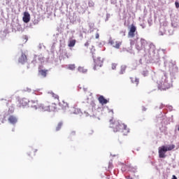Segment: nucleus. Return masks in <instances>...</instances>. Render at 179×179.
Instances as JSON below:
<instances>
[{"mask_svg":"<svg viewBox=\"0 0 179 179\" xmlns=\"http://www.w3.org/2000/svg\"><path fill=\"white\" fill-rule=\"evenodd\" d=\"M25 41H27V36H24Z\"/></svg>","mask_w":179,"mask_h":179,"instance_id":"obj_30","label":"nucleus"},{"mask_svg":"<svg viewBox=\"0 0 179 179\" xmlns=\"http://www.w3.org/2000/svg\"><path fill=\"white\" fill-rule=\"evenodd\" d=\"M121 42H115V45H114L115 48H120L121 47Z\"/></svg>","mask_w":179,"mask_h":179,"instance_id":"obj_22","label":"nucleus"},{"mask_svg":"<svg viewBox=\"0 0 179 179\" xmlns=\"http://www.w3.org/2000/svg\"><path fill=\"white\" fill-rule=\"evenodd\" d=\"M8 122L13 125H15L17 122V118L15 115H10L8 117Z\"/></svg>","mask_w":179,"mask_h":179,"instance_id":"obj_12","label":"nucleus"},{"mask_svg":"<svg viewBox=\"0 0 179 179\" xmlns=\"http://www.w3.org/2000/svg\"><path fill=\"white\" fill-rule=\"evenodd\" d=\"M135 33H136V27L132 24L130 26V29L128 32V36L134 38V37H135Z\"/></svg>","mask_w":179,"mask_h":179,"instance_id":"obj_7","label":"nucleus"},{"mask_svg":"<svg viewBox=\"0 0 179 179\" xmlns=\"http://www.w3.org/2000/svg\"><path fill=\"white\" fill-rule=\"evenodd\" d=\"M78 69L81 73H86L87 72V69H84L83 67L80 66Z\"/></svg>","mask_w":179,"mask_h":179,"instance_id":"obj_21","label":"nucleus"},{"mask_svg":"<svg viewBox=\"0 0 179 179\" xmlns=\"http://www.w3.org/2000/svg\"><path fill=\"white\" fill-rule=\"evenodd\" d=\"M99 37H100V35L99 34V33H96L95 35V38H99Z\"/></svg>","mask_w":179,"mask_h":179,"instance_id":"obj_27","label":"nucleus"},{"mask_svg":"<svg viewBox=\"0 0 179 179\" xmlns=\"http://www.w3.org/2000/svg\"><path fill=\"white\" fill-rule=\"evenodd\" d=\"M49 94H50V96H52V97H53V99H55V100H58L59 99V96L57 94H55L54 92H49Z\"/></svg>","mask_w":179,"mask_h":179,"instance_id":"obj_20","label":"nucleus"},{"mask_svg":"<svg viewBox=\"0 0 179 179\" xmlns=\"http://www.w3.org/2000/svg\"><path fill=\"white\" fill-rule=\"evenodd\" d=\"M68 68H69V69H70L71 71H74L76 66H75V64H69Z\"/></svg>","mask_w":179,"mask_h":179,"instance_id":"obj_23","label":"nucleus"},{"mask_svg":"<svg viewBox=\"0 0 179 179\" xmlns=\"http://www.w3.org/2000/svg\"><path fill=\"white\" fill-rule=\"evenodd\" d=\"M110 122H113V120H110Z\"/></svg>","mask_w":179,"mask_h":179,"instance_id":"obj_36","label":"nucleus"},{"mask_svg":"<svg viewBox=\"0 0 179 179\" xmlns=\"http://www.w3.org/2000/svg\"><path fill=\"white\" fill-rule=\"evenodd\" d=\"M76 136V131H72L70 132V136Z\"/></svg>","mask_w":179,"mask_h":179,"instance_id":"obj_25","label":"nucleus"},{"mask_svg":"<svg viewBox=\"0 0 179 179\" xmlns=\"http://www.w3.org/2000/svg\"><path fill=\"white\" fill-rule=\"evenodd\" d=\"M176 8H179V3L178 1L175 2Z\"/></svg>","mask_w":179,"mask_h":179,"instance_id":"obj_26","label":"nucleus"},{"mask_svg":"<svg viewBox=\"0 0 179 179\" xmlns=\"http://www.w3.org/2000/svg\"><path fill=\"white\" fill-rule=\"evenodd\" d=\"M89 45H90L89 42H86V43H85V47H89Z\"/></svg>","mask_w":179,"mask_h":179,"instance_id":"obj_28","label":"nucleus"},{"mask_svg":"<svg viewBox=\"0 0 179 179\" xmlns=\"http://www.w3.org/2000/svg\"><path fill=\"white\" fill-rule=\"evenodd\" d=\"M98 100H99L100 104H102V105L107 104V103H108V101L107 99H106L103 95H101L98 98Z\"/></svg>","mask_w":179,"mask_h":179,"instance_id":"obj_13","label":"nucleus"},{"mask_svg":"<svg viewBox=\"0 0 179 179\" xmlns=\"http://www.w3.org/2000/svg\"><path fill=\"white\" fill-rule=\"evenodd\" d=\"M141 26H142L143 29H145V26H143V25H141Z\"/></svg>","mask_w":179,"mask_h":179,"instance_id":"obj_33","label":"nucleus"},{"mask_svg":"<svg viewBox=\"0 0 179 179\" xmlns=\"http://www.w3.org/2000/svg\"><path fill=\"white\" fill-rule=\"evenodd\" d=\"M59 106L61 107L62 110H64V111H66L67 110L69 111L70 114H79V109L75 107L69 108V104L65 101L59 102Z\"/></svg>","mask_w":179,"mask_h":179,"instance_id":"obj_2","label":"nucleus"},{"mask_svg":"<svg viewBox=\"0 0 179 179\" xmlns=\"http://www.w3.org/2000/svg\"><path fill=\"white\" fill-rule=\"evenodd\" d=\"M76 44V40L75 39H71L69 41L68 45L69 47H75V45Z\"/></svg>","mask_w":179,"mask_h":179,"instance_id":"obj_17","label":"nucleus"},{"mask_svg":"<svg viewBox=\"0 0 179 179\" xmlns=\"http://www.w3.org/2000/svg\"><path fill=\"white\" fill-rule=\"evenodd\" d=\"M147 43L148 42L146 41V40H145L143 38H141V45L139 46V45H136L137 50H138L139 51H141V50H143V48H145V45H146Z\"/></svg>","mask_w":179,"mask_h":179,"instance_id":"obj_9","label":"nucleus"},{"mask_svg":"<svg viewBox=\"0 0 179 179\" xmlns=\"http://www.w3.org/2000/svg\"><path fill=\"white\" fill-rule=\"evenodd\" d=\"M172 179H177V177L173 175Z\"/></svg>","mask_w":179,"mask_h":179,"instance_id":"obj_29","label":"nucleus"},{"mask_svg":"<svg viewBox=\"0 0 179 179\" xmlns=\"http://www.w3.org/2000/svg\"><path fill=\"white\" fill-rule=\"evenodd\" d=\"M92 6H94V3H92Z\"/></svg>","mask_w":179,"mask_h":179,"instance_id":"obj_32","label":"nucleus"},{"mask_svg":"<svg viewBox=\"0 0 179 179\" xmlns=\"http://www.w3.org/2000/svg\"><path fill=\"white\" fill-rule=\"evenodd\" d=\"M47 72H48V70H38V75H41L43 78H46Z\"/></svg>","mask_w":179,"mask_h":179,"instance_id":"obj_14","label":"nucleus"},{"mask_svg":"<svg viewBox=\"0 0 179 179\" xmlns=\"http://www.w3.org/2000/svg\"><path fill=\"white\" fill-rule=\"evenodd\" d=\"M125 71H127V66L123 64L120 66V71L119 73L120 75H124V73H125Z\"/></svg>","mask_w":179,"mask_h":179,"instance_id":"obj_15","label":"nucleus"},{"mask_svg":"<svg viewBox=\"0 0 179 179\" xmlns=\"http://www.w3.org/2000/svg\"><path fill=\"white\" fill-rule=\"evenodd\" d=\"M176 148V145L172 144L169 145H162L158 148L159 157L164 159L166 157V152L173 150Z\"/></svg>","mask_w":179,"mask_h":179,"instance_id":"obj_1","label":"nucleus"},{"mask_svg":"<svg viewBox=\"0 0 179 179\" xmlns=\"http://www.w3.org/2000/svg\"><path fill=\"white\" fill-rule=\"evenodd\" d=\"M94 71H97L99 68H101L103 66V60L101 59V57H98L94 60Z\"/></svg>","mask_w":179,"mask_h":179,"instance_id":"obj_6","label":"nucleus"},{"mask_svg":"<svg viewBox=\"0 0 179 179\" xmlns=\"http://www.w3.org/2000/svg\"><path fill=\"white\" fill-rule=\"evenodd\" d=\"M117 63H113V64H111V68H112V69H117Z\"/></svg>","mask_w":179,"mask_h":179,"instance_id":"obj_24","label":"nucleus"},{"mask_svg":"<svg viewBox=\"0 0 179 179\" xmlns=\"http://www.w3.org/2000/svg\"><path fill=\"white\" fill-rule=\"evenodd\" d=\"M89 6H90V3H89Z\"/></svg>","mask_w":179,"mask_h":179,"instance_id":"obj_35","label":"nucleus"},{"mask_svg":"<svg viewBox=\"0 0 179 179\" xmlns=\"http://www.w3.org/2000/svg\"><path fill=\"white\" fill-rule=\"evenodd\" d=\"M131 83H135L136 86L139 85V78H130Z\"/></svg>","mask_w":179,"mask_h":179,"instance_id":"obj_18","label":"nucleus"},{"mask_svg":"<svg viewBox=\"0 0 179 179\" xmlns=\"http://www.w3.org/2000/svg\"><path fill=\"white\" fill-rule=\"evenodd\" d=\"M178 130L179 131V126H178Z\"/></svg>","mask_w":179,"mask_h":179,"instance_id":"obj_34","label":"nucleus"},{"mask_svg":"<svg viewBox=\"0 0 179 179\" xmlns=\"http://www.w3.org/2000/svg\"><path fill=\"white\" fill-rule=\"evenodd\" d=\"M120 132H122V135L127 136V135L129 134V129L128 128V126H127V124H124L122 129L120 130Z\"/></svg>","mask_w":179,"mask_h":179,"instance_id":"obj_10","label":"nucleus"},{"mask_svg":"<svg viewBox=\"0 0 179 179\" xmlns=\"http://www.w3.org/2000/svg\"><path fill=\"white\" fill-rule=\"evenodd\" d=\"M29 99L26 98L20 99L17 101V107H18V108H24L29 106Z\"/></svg>","mask_w":179,"mask_h":179,"instance_id":"obj_5","label":"nucleus"},{"mask_svg":"<svg viewBox=\"0 0 179 179\" xmlns=\"http://www.w3.org/2000/svg\"><path fill=\"white\" fill-rule=\"evenodd\" d=\"M37 152L36 149H31L29 152H28V156H31V155H33V156H36V152Z\"/></svg>","mask_w":179,"mask_h":179,"instance_id":"obj_19","label":"nucleus"},{"mask_svg":"<svg viewBox=\"0 0 179 179\" xmlns=\"http://www.w3.org/2000/svg\"><path fill=\"white\" fill-rule=\"evenodd\" d=\"M18 62L20 64H26L27 62V56L24 53H22L21 56L19 57Z\"/></svg>","mask_w":179,"mask_h":179,"instance_id":"obj_8","label":"nucleus"},{"mask_svg":"<svg viewBox=\"0 0 179 179\" xmlns=\"http://www.w3.org/2000/svg\"><path fill=\"white\" fill-rule=\"evenodd\" d=\"M22 20L24 23H29L30 22V14L28 12L24 13Z\"/></svg>","mask_w":179,"mask_h":179,"instance_id":"obj_11","label":"nucleus"},{"mask_svg":"<svg viewBox=\"0 0 179 179\" xmlns=\"http://www.w3.org/2000/svg\"><path fill=\"white\" fill-rule=\"evenodd\" d=\"M125 124L120 122V121H114L110 123V127L113 129L115 132H121V129L124 127Z\"/></svg>","mask_w":179,"mask_h":179,"instance_id":"obj_4","label":"nucleus"},{"mask_svg":"<svg viewBox=\"0 0 179 179\" xmlns=\"http://www.w3.org/2000/svg\"><path fill=\"white\" fill-rule=\"evenodd\" d=\"M143 111H146V108H143Z\"/></svg>","mask_w":179,"mask_h":179,"instance_id":"obj_31","label":"nucleus"},{"mask_svg":"<svg viewBox=\"0 0 179 179\" xmlns=\"http://www.w3.org/2000/svg\"><path fill=\"white\" fill-rule=\"evenodd\" d=\"M62 125H64V122H59L57 124V127H56V128H55V131H56L57 132H58V131H60V130H61V128H62Z\"/></svg>","mask_w":179,"mask_h":179,"instance_id":"obj_16","label":"nucleus"},{"mask_svg":"<svg viewBox=\"0 0 179 179\" xmlns=\"http://www.w3.org/2000/svg\"><path fill=\"white\" fill-rule=\"evenodd\" d=\"M40 108L43 111H55L57 110V104L55 103H50L48 101H45L43 103H41Z\"/></svg>","mask_w":179,"mask_h":179,"instance_id":"obj_3","label":"nucleus"}]
</instances>
